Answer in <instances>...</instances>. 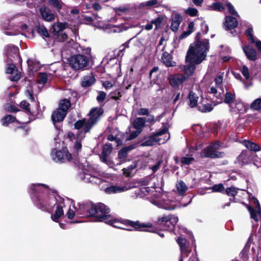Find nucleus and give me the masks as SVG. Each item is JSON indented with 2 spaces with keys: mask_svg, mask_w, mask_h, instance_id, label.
<instances>
[{
  "mask_svg": "<svg viewBox=\"0 0 261 261\" xmlns=\"http://www.w3.org/2000/svg\"><path fill=\"white\" fill-rule=\"evenodd\" d=\"M197 37L198 35L195 42L190 46L186 57L187 64L184 66L183 71L188 76L192 75L195 65L200 64L205 59L209 49L208 40H199Z\"/></svg>",
  "mask_w": 261,
  "mask_h": 261,
  "instance_id": "nucleus-1",
  "label": "nucleus"
},
{
  "mask_svg": "<svg viewBox=\"0 0 261 261\" xmlns=\"http://www.w3.org/2000/svg\"><path fill=\"white\" fill-rule=\"evenodd\" d=\"M103 113V111L101 108H93L89 113L90 116L89 119H83L75 122L74 127L77 129H82V130L76 135V140L73 146L75 150L79 151L81 149V141L85 138V133L89 132L92 127L96 124Z\"/></svg>",
  "mask_w": 261,
  "mask_h": 261,
  "instance_id": "nucleus-2",
  "label": "nucleus"
},
{
  "mask_svg": "<svg viewBox=\"0 0 261 261\" xmlns=\"http://www.w3.org/2000/svg\"><path fill=\"white\" fill-rule=\"evenodd\" d=\"M85 210L88 215L95 217L98 221H103L106 223L111 215L110 208L103 203L97 204L87 203L80 205V207Z\"/></svg>",
  "mask_w": 261,
  "mask_h": 261,
  "instance_id": "nucleus-3",
  "label": "nucleus"
},
{
  "mask_svg": "<svg viewBox=\"0 0 261 261\" xmlns=\"http://www.w3.org/2000/svg\"><path fill=\"white\" fill-rule=\"evenodd\" d=\"M83 54L73 56L69 59L70 65L75 70H84L90 66V63L93 57L91 54V49L87 47L83 50Z\"/></svg>",
  "mask_w": 261,
  "mask_h": 261,
  "instance_id": "nucleus-4",
  "label": "nucleus"
},
{
  "mask_svg": "<svg viewBox=\"0 0 261 261\" xmlns=\"http://www.w3.org/2000/svg\"><path fill=\"white\" fill-rule=\"evenodd\" d=\"M106 223H107L109 225H112L113 226L117 228L124 229L122 227V225L123 224L129 226L134 228L133 229H126L128 230H137L140 231H144L146 230V228L151 227L152 225L150 223H142L139 221H133L130 220H123L121 221V220L114 218L111 215L110 216L109 219L106 222Z\"/></svg>",
  "mask_w": 261,
  "mask_h": 261,
  "instance_id": "nucleus-5",
  "label": "nucleus"
},
{
  "mask_svg": "<svg viewBox=\"0 0 261 261\" xmlns=\"http://www.w3.org/2000/svg\"><path fill=\"white\" fill-rule=\"evenodd\" d=\"M166 194L157 193L153 194L150 202L154 205L167 210H173L177 207L176 201L167 199Z\"/></svg>",
  "mask_w": 261,
  "mask_h": 261,
  "instance_id": "nucleus-6",
  "label": "nucleus"
},
{
  "mask_svg": "<svg viewBox=\"0 0 261 261\" xmlns=\"http://www.w3.org/2000/svg\"><path fill=\"white\" fill-rule=\"evenodd\" d=\"M57 200L54 195H39L34 200L35 204L38 208L47 212L52 210V208L56 205Z\"/></svg>",
  "mask_w": 261,
  "mask_h": 261,
  "instance_id": "nucleus-7",
  "label": "nucleus"
},
{
  "mask_svg": "<svg viewBox=\"0 0 261 261\" xmlns=\"http://www.w3.org/2000/svg\"><path fill=\"white\" fill-rule=\"evenodd\" d=\"M170 138V134L168 132V129L164 128L155 134L149 136L148 139L142 143V146H152L155 143L163 144L167 142Z\"/></svg>",
  "mask_w": 261,
  "mask_h": 261,
  "instance_id": "nucleus-8",
  "label": "nucleus"
},
{
  "mask_svg": "<svg viewBox=\"0 0 261 261\" xmlns=\"http://www.w3.org/2000/svg\"><path fill=\"white\" fill-rule=\"evenodd\" d=\"M178 221L177 217L172 215L163 216L158 219L156 222L158 228L163 230H167L174 227Z\"/></svg>",
  "mask_w": 261,
  "mask_h": 261,
  "instance_id": "nucleus-9",
  "label": "nucleus"
},
{
  "mask_svg": "<svg viewBox=\"0 0 261 261\" xmlns=\"http://www.w3.org/2000/svg\"><path fill=\"white\" fill-rule=\"evenodd\" d=\"M223 73L216 75L215 78V83L216 87L212 86L210 87V92L213 94L216 97L221 98V93H223L224 89L223 87Z\"/></svg>",
  "mask_w": 261,
  "mask_h": 261,
  "instance_id": "nucleus-10",
  "label": "nucleus"
},
{
  "mask_svg": "<svg viewBox=\"0 0 261 261\" xmlns=\"http://www.w3.org/2000/svg\"><path fill=\"white\" fill-rule=\"evenodd\" d=\"M52 159L56 162H65L70 161L71 159V154L67 149L62 150H53L51 153Z\"/></svg>",
  "mask_w": 261,
  "mask_h": 261,
  "instance_id": "nucleus-11",
  "label": "nucleus"
},
{
  "mask_svg": "<svg viewBox=\"0 0 261 261\" xmlns=\"http://www.w3.org/2000/svg\"><path fill=\"white\" fill-rule=\"evenodd\" d=\"M219 147L220 144L219 142L212 143L203 150L201 155L203 157L211 158L220 157V153L217 152V150Z\"/></svg>",
  "mask_w": 261,
  "mask_h": 261,
  "instance_id": "nucleus-12",
  "label": "nucleus"
},
{
  "mask_svg": "<svg viewBox=\"0 0 261 261\" xmlns=\"http://www.w3.org/2000/svg\"><path fill=\"white\" fill-rule=\"evenodd\" d=\"M131 188L132 187L128 185H119L116 184L106 188L105 189V192L108 194H115L125 192Z\"/></svg>",
  "mask_w": 261,
  "mask_h": 261,
  "instance_id": "nucleus-13",
  "label": "nucleus"
},
{
  "mask_svg": "<svg viewBox=\"0 0 261 261\" xmlns=\"http://www.w3.org/2000/svg\"><path fill=\"white\" fill-rule=\"evenodd\" d=\"M12 61H7V67L6 68V73L10 74L11 75L9 79L12 81H17L21 76L20 72L16 68L15 65L12 63Z\"/></svg>",
  "mask_w": 261,
  "mask_h": 261,
  "instance_id": "nucleus-14",
  "label": "nucleus"
},
{
  "mask_svg": "<svg viewBox=\"0 0 261 261\" xmlns=\"http://www.w3.org/2000/svg\"><path fill=\"white\" fill-rule=\"evenodd\" d=\"M66 23H56L53 25V32L54 34L58 37V40L64 41L67 38V35L62 31L66 28Z\"/></svg>",
  "mask_w": 261,
  "mask_h": 261,
  "instance_id": "nucleus-15",
  "label": "nucleus"
},
{
  "mask_svg": "<svg viewBox=\"0 0 261 261\" xmlns=\"http://www.w3.org/2000/svg\"><path fill=\"white\" fill-rule=\"evenodd\" d=\"M83 180L86 182H91L92 184L99 185L102 182V179L99 174L97 172L93 173H85L83 177H82Z\"/></svg>",
  "mask_w": 261,
  "mask_h": 261,
  "instance_id": "nucleus-16",
  "label": "nucleus"
},
{
  "mask_svg": "<svg viewBox=\"0 0 261 261\" xmlns=\"http://www.w3.org/2000/svg\"><path fill=\"white\" fill-rule=\"evenodd\" d=\"M253 199L256 206V209H254L249 206H248L247 208L250 212L251 218L255 221H258L261 218V208L258 200L256 198H254Z\"/></svg>",
  "mask_w": 261,
  "mask_h": 261,
  "instance_id": "nucleus-17",
  "label": "nucleus"
},
{
  "mask_svg": "<svg viewBox=\"0 0 261 261\" xmlns=\"http://www.w3.org/2000/svg\"><path fill=\"white\" fill-rule=\"evenodd\" d=\"M186 79V76L182 74L170 75L168 77L169 83L173 88L178 87Z\"/></svg>",
  "mask_w": 261,
  "mask_h": 261,
  "instance_id": "nucleus-18",
  "label": "nucleus"
},
{
  "mask_svg": "<svg viewBox=\"0 0 261 261\" xmlns=\"http://www.w3.org/2000/svg\"><path fill=\"white\" fill-rule=\"evenodd\" d=\"M57 208L55 214H53L51 216L52 220L55 222H58L59 219L63 215L64 212L63 210V207L65 206L64 200L59 198L58 202L56 201Z\"/></svg>",
  "mask_w": 261,
  "mask_h": 261,
  "instance_id": "nucleus-19",
  "label": "nucleus"
},
{
  "mask_svg": "<svg viewBox=\"0 0 261 261\" xmlns=\"http://www.w3.org/2000/svg\"><path fill=\"white\" fill-rule=\"evenodd\" d=\"M6 56L8 62L13 61L17 59L19 56V48L14 45H9L7 46L6 50Z\"/></svg>",
  "mask_w": 261,
  "mask_h": 261,
  "instance_id": "nucleus-20",
  "label": "nucleus"
},
{
  "mask_svg": "<svg viewBox=\"0 0 261 261\" xmlns=\"http://www.w3.org/2000/svg\"><path fill=\"white\" fill-rule=\"evenodd\" d=\"M250 161V153L248 151L243 150L237 157L235 163L240 166H243L249 163Z\"/></svg>",
  "mask_w": 261,
  "mask_h": 261,
  "instance_id": "nucleus-21",
  "label": "nucleus"
},
{
  "mask_svg": "<svg viewBox=\"0 0 261 261\" xmlns=\"http://www.w3.org/2000/svg\"><path fill=\"white\" fill-rule=\"evenodd\" d=\"M197 109L203 113L211 112L213 109L211 102L206 98H201V101L199 102Z\"/></svg>",
  "mask_w": 261,
  "mask_h": 261,
  "instance_id": "nucleus-22",
  "label": "nucleus"
},
{
  "mask_svg": "<svg viewBox=\"0 0 261 261\" xmlns=\"http://www.w3.org/2000/svg\"><path fill=\"white\" fill-rule=\"evenodd\" d=\"M39 11L42 19L45 21H53L55 20V15L49 8L41 7Z\"/></svg>",
  "mask_w": 261,
  "mask_h": 261,
  "instance_id": "nucleus-23",
  "label": "nucleus"
},
{
  "mask_svg": "<svg viewBox=\"0 0 261 261\" xmlns=\"http://www.w3.org/2000/svg\"><path fill=\"white\" fill-rule=\"evenodd\" d=\"M19 33H21V34L27 37H30L31 36H33V31L32 29L28 28L27 24H23L21 26L20 30L18 31L17 32H5V34L8 35H16L18 34Z\"/></svg>",
  "mask_w": 261,
  "mask_h": 261,
  "instance_id": "nucleus-24",
  "label": "nucleus"
},
{
  "mask_svg": "<svg viewBox=\"0 0 261 261\" xmlns=\"http://www.w3.org/2000/svg\"><path fill=\"white\" fill-rule=\"evenodd\" d=\"M182 20V18L180 14L178 13L173 14L171 17V23L170 26L171 30L173 32L177 31Z\"/></svg>",
  "mask_w": 261,
  "mask_h": 261,
  "instance_id": "nucleus-25",
  "label": "nucleus"
},
{
  "mask_svg": "<svg viewBox=\"0 0 261 261\" xmlns=\"http://www.w3.org/2000/svg\"><path fill=\"white\" fill-rule=\"evenodd\" d=\"M162 3V0H149L140 3L138 7L141 9L150 8L153 7H158L161 5Z\"/></svg>",
  "mask_w": 261,
  "mask_h": 261,
  "instance_id": "nucleus-26",
  "label": "nucleus"
},
{
  "mask_svg": "<svg viewBox=\"0 0 261 261\" xmlns=\"http://www.w3.org/2000/svg\"><path fill=\"white\" fill-rule=\"evenodd\" d=\"M238 21L237 19L230 16L225 17V22H224V27L226 30H230L234 29L238 26Z\"/></svg>",
  "mask_w": 261,
  "mask_h": 261,
  "instance_id": "nucleus-27",
  "label": "nucleus"
},
{
  "mask_svg": "<svg viewBox=\"0 0 261 261\" xmlns=\"http://www.w3.org/2000/svg\"><path fill=\"white\" fill-rule=\"evenodd\" d=\"M81 204H79L78 205L79 208L75 207V206L73 205V208L74 210L71 209V207H70L68 212L67 213L68 218L72 219L75 215L77 216H83L85 214V210L82 208V206H81V208L80 207V205Z\"/></svg>",
  "mask_w": 261,
  "mask_h": 261,
  "instance_id": "nucleus-28",
  "label": "nucleus"
},
{
  "mask_svg": "<svg viewBox=\"0 0 261 261\" xmlns=\"http://www.w3.org/2000/svg\"><path fill=\"white\" fill-rule=\"evenodd\" d=\"M66 115V113H65V111L61 110V109L58 108L53 112L51 115V119L54 124L55 125V122L62 121Z\"/></svg>",
  "mask_w": 261,
  "mask_h": 261,
  "instance_id": "nucleus-29",
  "label": "nucleus"
},
{
  "mask_svg": "<svg viewBox=\"0 0 261 261\" xmlns=\"http://www.w3.org/2000/svg\"><path fill=\"white\" fill-rule=\"evenodd\" d=\"M112 146L111 144H106L103 146L102 153L100 155V159L101 162L109 165L110 161L107 159V156L112 151Z\"/></svg>",
  "mask_w": 261,
  "mask_h": 261,
  "instance_id": "nucleus-30",
  "label": "nucleus"
},
{
  "mask_svg": "<svg viewBox=\"0 0 261 261\" xmlns=\"http://www.w3.org/2000/svg\"><path fill=\"white\" fill-rule=\"evenodd\" d=\"M243 49L249 60L254 61L256 59V51L254 49L249 46H246L243 47Z\"/></svg>",
  "mask_w": 261,
  "mask_h": 261,
  "instance_id": "nucleus-31",
  "label": "nucleus"
},
{
  "mask_svg": "<svg viewBox=\"0 0 261 261\" xmlns=\"http://www.w3.org/2000/svg\"><path fill=\"white\" fill-rule=\"evenodd\" d=\"M198 99L199 97L196 93L192 91L190 92L188 95V106L191 108L198 107L199 104Z\"/></svg>",
  "mask_w": 261,
  "mask_h": 261,
  "instance_id": "nucleus-32",
  "label": "nucleus"
},
{
  "mask_svg": "<svg viewBox=\"0 0 261 261\" xmlns=\"http://www.w3.org/2000/svg\"><path fill=\"white\" fill-rule=\"evenodd\" d=\"M161 60L163 63L167 67H172L175 65V62L172 61L171 55L167 52L163 53Z\"/></svg>",
  "mask_w": 261,
  "mask_h": 261,
  "instance_id": "nucleus-33",
  "label": "nucleus"
},
{
  "mask_svg": "<svg viewBox=\"0 0 261 261\" xmlns=\"http://www.w3.org/2000/svg\"><path fill=\"white\" fill-rule=\"evenodd\" d=\"M133 25H128L126 24H121L119 25H112L110 28V33H120L123 31H126L130 28L133 27Z\"/></svg>",
  "mask_w": 261,
  "mask_h": 261,
  "instance_id": "nucleus-34",
  "label": "nucleus"
},
{
  "mask_svg": "<svg viewBox=\"0 0 261 261\" xmlns=\"http://www.w3.org/2000/svg\"><path fill=\"white\" fill-rule=\"evenodd\" d=\"M51 80V75L45 73H40L38 76L37 82L39 85L43 86L46 83Z\"/></svg>",
  "mask_w": 261,
  "mask_h": 261,
  "instance_id": "nucleus-35",
  "label": "nucleus"
},
{
  "mask_svg": "<svg viewBox=\"0 0 261 261\" xmlns=\"http://www.w3.org/2000/svg\"><path fill=\"white\" fill-rule=\"evenodd\" d=\"M177 243L179 245L181 250V254L182 256L185 255L187 256V241L182 238H178L176 240Z\"/></svg>",
  "mask_w": 261,
  "mask_h": 261,
  "instance_id": "nucleus-36",
  "label": "nucleus"
},
{
  "mask_svg": "<svg viewBox=\"0 0 261 261\" xmlns=\"http://www.w3.org/2000/svg\"><path fill=\"white\" fill-rule=\"evenodd\" d=\"M113 9L117 15H121L122 14H127L130 11V7L129 4H127L119 7L114 8Z\"/></svg>",
  "mask_w": 261,
  "mask_h": 261,
  "instance_id": "nucleus-37",
  "label": "nucleus"
},
{
  "mask_svg": "<svg viewBox=\"0 0 261 261\" xmlns=\"http://www.w3.org/2000/svg\"><path fill=\"white\" fill-rule=\"evenodd\" d=\"M242 144L252 151H257L260 150V147L257 144L248 140H244L242 142Z\"/></svg>",
  "mask_w": 261,
  "mask_h": 261,
  "instance_id": "nucleus-38",
  "label": "nucleus"
},
{
  "mask_svg": "<svg viewBox=\"0 0 261 261\" xmlns=\"http://www.w3.org/2000/svg\"><path fill=\"white\" fill-rule=\"evenodd\" d=\"M176 190L180 196H183L188 189L186 184L181 180L178 181L176 185Z\"/></svg>",
  "mask_w": 261,
  "mask_h": 261,
  "instance_id": "nucleus-39",
  "label": "nucleus"
},
{
  "mask_svg": "<svg viewBox=\"0 0 261 261\" xmlns=\"http://www.w3.org/2000/svg\"><path fill=\"white\" fill-rule=\"evenodd\" d=\"M145 123V119L142 117L137 118L134 121L133 126L137 130H141L144 126Z\"/></svg>",
  "mask_w": 261,
  "mask_h": 261,
  "instance_id": "nucleus-40",
  "label": "nucleus"
},
{
  "mask_svg": "<svg viewBox=\"0 0 261 261\" xmlns=\"http://www.w3.org/2000/svg\"><path fill=\"white\" fill-rule=\"evenodd\" d=\"M94 82L95 79L93 75L85 76L83 79L81 85L84 87H88L91 86Z\"/></svg>",
  "mask_w": 261,
  "mask_h": 261,
  "instance_id": "nucleus-41",
  "label": "nucleus"
},
{
  "mask_svg": "<svg viewBox=\"0 0 261 261\" xmlns=\"http://www.w3.org/2000/svg\"><path fill=\"white\" fill-rule=\"evenodd\" d=\"M234 98L235 95L234 94L229 92H227L225 94L224 102L225 103L228 104L230 107H233V105H234V102L236 101Z\"/></svg>",
  "mask_w": 261,
  "mask_h": 261,
  "instance_id": "nucleus-42",
  "label": "nucleus"
},
{
  "mask_svg": "<svg viewBox=\"0 0 261 261\" xmlns=\"http://www.w3.org/2000/svg\"><path fill=\"white\" fill-rule=\"evenodd\" d=\"M71 103L70 101L67 99H64L60 101L59 105V108L63 111H65V113L67 114V112L68 109L70 108Z\"/></svg>",
  "mask_w": 261,
  "mask_h": 261,
  "instance_id": "nucleus-43",
  "label": "nucleus"
},
{
  "mask_svg": "<svg viewBox=\"0 0 261 261\" xmlns=\"http://www.w3.org/2000/svg\"><path fill=\"white\" fill-rule=\"evenodd\" d=\"M194 31V23L192 21L188 24V29L186 31L184 32L179 36L180 39H182L189 35H190Z\"/></svg>",
  "mask_w": 261,
  "mask_h": 261,
  "instance_id": "nucleus-44",
  "label": "nucleus"
},
{
  "mask_svg": "<svg viewBox=\"0 0 261 261\" xmlns=\"http://www.w3.org/2000/svg\"><path fill=\"white\" fill-rule=\"evenodd\" d=\"M230 108L231 110L235 112H242L245 110L244 104L241 101L237 100L234 102L233 107H231Z\"/></svg>",
  "mask_w": 261,
  "mask_h": 261,
  "instance_id": "nucleus-45",
  "label": "nucleus"
},
{
  "mask_svg": "<svg viewBox=\"0 0 261 261\" xmlns=\"http://www.w3.org/2000/svg\"><path fill=\"white\" fill-rule=\"evenodd\" d=\"M208 9L221 12L224 10V7L223 5L220 2H216L208 6Z\"/></svg>",
  "mask_w": 261,
  "mask_h": 261,
  "instance_id": "nucleus-46",
  "label": "nucleus"
},
{
  "mask_svg": "<svg viewBox=\"0 0 261 261\" xmlns=\"http://www.w3.org/2000/svg\"><path fill=\"white\" fill-rule=\"evenodd\" d=\"M15 120H16V118L15 117H14L11 115H8L5 116L2 119V123L3 125L7 126L9 124L14 122Z\"/></svg>",
  "mask_w": 261,
  "mask_h": 261,
  "instance_id": "nucleus-47",
  "label": "nucleus"
},
{
  "mask_svg": "<svg viewBox=\"0 0 261 261\" xmlns=\"http://www.w3.org/2000/svg\"><path fill=\"white\" fill-rule=\"evenodd\" d=\"M129 147H128V148ZM127 155V148H124L121 149L118 153V158L120 160V163L121 164L125 161V159Z\"/></svg>",
  "mask_w": 261,
  "mask_h": 261,
  "instance_id": "nucleus-48",
  "label": "nucleus"
},
{
  "mask_svg": "<svg viewBox=\"0 0 261 261\" xmlns=\"http://www.w3.org/2000/svg\"><path fill=\"white\" fill-rule=\"evenodd\" d=\"M30 189L33 191H37L38 190H40L41 189H44L46 191H48V187L44 184H32L31 186Z\"/></svg>",
  "mask_w": 261,
  "mask_h": 261,
  "instance_id": "nucleus-49",
  "label": "nucleus"
},
{
  "mask_svg": "<svg viewBox=\"0 0 261 261\" xmlns=\"http://www.w3.org/2000/svg\"><path fill=\"white\" fill-rule=\"evenodd\" d=\"M27 62L30 70L37 71L39 67L38 63L34 62L32 59H28Z\"/></svg>",
  "mask_w": 261,
  "mask_h": 261,
  "instance_id": "nucleus-50",
  "label": "nucleus"
},
{
  "mask_svg": "<svg viewBox=\"0 0 261 261\" xmlns=\"http://www.w3.org/2000/svg\"><path fill=\"white\" fill-rule=\"evenodd\" d=\"M226 6L230 14L235 16L237 17H240V15H239L238 13L236 11L234 7L230 3H226Z\"/></svg>",
  "mask_w": 261,
  "mask_h": 261,
  "instance_id": "nucleus-51",
  "label": "nucleus"
},
{
  "mask_svg": "<svg viewBox=\"0 0 261 261\" xmlns=\"http://www.w3.org/2000/svg\"><path fill=\"white\" fill-rule=\"evenodd\" d=\"M38 33L43 37L48 38L49 37L47 30L44 27H39L37 29Z\"/></svg>",
  "mask_w": 261,
  "mask_h": 261,
  "instance_id": "nucleus-52",
  "label": "nucleus"
},
{
  "mask_svg": "<svg viewBox=\"0 0 261 261\" xmlns=\"http://www.w3.org/2000/svg\"><path fill=\"white\" fill-rule=\"evenodd\" d=\"M250 108L254 110H261V98L254 100L251 104Z\"/></svg>",
  "mask_w": 261,
  "mask_h": 261,
  "instance_id": "nucleus-53",
  "label": "nucleus"
},
{
  "mask_svg": "<svg viewBox=\"0 0 261 261\" xmlns=\"http://www.w3.org/2000/svg\"><path fill=\"white\" fill-rule=\"evenodd\" d=\"M238 189L235 187H231L226 189L225 192L228 196H234L238 193Z\"/></svg>",
  "mask_w": 261,
  "mask_h": 261,
  "instance_id": "nucleus-54",
  "label": "nucleus"
},
{
  "mask_svg": "<svg viewBox=\"0 0 261 261\" xmlns=\"http://www.w3.org/2000/svg\"><path fill=\"white\" fill-rule=\"evenodd\" d=\"M210 189L212 190L213 192H222L224 190V187L221 184L215 185Z\"/></svg>",
  "mask_w": 261,
  "mask_h": 261,
  "instance_id": "nucleus-55",
  "label": "nucleus"
},
{
  "mask_svg": "<svg viewBox=\"0 0 261 261\" xmlns=\"http://www.w3.org/2000/svg\"><path fill=\"white\" fill-rule=\"evenodd\" d=\"M163 20V18L162 17L159 16L152 20L151 21L152 24L155 25V30H157L160 27V25L162 23Z\"/></svg>",
  "mask_w": 261,
  "mask_h": 261,
  "instance_id": "nucleus-56",
  "label": "nucleus"
},
{
  "mask_svg": "<svg viewBox=\"0 0 261 261\" xmlns=\"http://www.w3.org/2000/svg\"><path fill=\"white\" fill-rule=\"evenodd\" d=\"M246 34L248 37L249 40L250 42L253 43L254 42V39L253 36V29L252 27H249L246 30Z\"/></svg>",
  "mask_w": 261,
  "mask_h": 261,
  "instance_id": "nucleus-57",
  "label": "nucleus"
},
{
  "mask_svg": "<svg viewBox=\"0 0 261 261\" xmlns=\"http://www.w3.org/2000/svg\"><path fill=\"white\" fill-rule=\"evenodd\" d=\"M20 106L21 108H23L27 112L30 113H31L30 108V104L27 101H22L20 104Z\"/></svg>",
  "mask_w": 261,
  "mask_h": 261,
  "instance_id": "nucleus-58",
  "label": "nucleus"
},
{
  "mask_svg": "<svg viewBox=\"0 0 261 261\" xmlns=\"http://www.w3.org/2000/svg\"><path fill=\"white\" fill-rule=\"evenodd\" d=\"M141 130L136 129L135 131H133L132 132H130V130H129V133L130 134V135L128 138H127V140H130L135 139L141 133Z\"/></svg>",
  "mask_w": 261,
  "mask_h": 261,
  "instance_id": "nucleus-59",
  "label": "nucleus"
},
{
  "mask_svg": "<svg viewBox=\"0 0 261 261\" xmlns=\"http://www.w3.org/2000/svg\"><path fill=\"white\" fill-rule=\"evenodd\" d=\"M242 73L246 80H248L249 79L250 76H249V69L246 66H245V65L243 66L242 68Z\"/></svg>",
  "mask_w": 261,
  "mask_h": 261,
  "instance_id": "nucleus-60",
  "label": "nucleus"
},
{
  "mask_svg": "<svg viewBox=\"0 0 261 261\" xmlns=\"http://www.w3.org/2000/svg\"><path fill=\"white\" fill-rule=\"evenodd\" d=\"M49 3L57 9H61L62 7L60 0H49Z\"/></svg>",
  "mask_w": 261,
  "mask_h": 261,
  "instance_id": "nucleus-61",
  "label": "nucleus"
},
{
  "mask_svg": "<svg viewBox=\"0 0 261 261\" xmlns=\"http://www.w3.org/2000/svg\"><path fill=\"white\" fill-rule=\"evenodd\" d=\"M135 168V165H130L129 167H128L127 168H124L123 169V174L125 175L126 176H129L130 174V171L134 169Z\"/></svg>",
  "mask_w": 261,
  "mask_h": 261,
  "instance_id": "nucleus-62",
  "label": "nucleus"
},
{
  "mask_svg": "<svg viewBox=\"0 0 261 261\" xmlns=\"http://www.w3.org/2000/svg\"><path fill=\"white\" fill-rule=\"evenodd\" d=\"M186 12L192 16H196L198 13V11L195 8H189L187 9Z\"/></svg>",
  "mask_w": 261,
  "mask_h": 261,
  "instance_id": "nucleus-63",
  "label": "nucleus"
},
{
  "mask_svg": "<svg viewBox=\"0 0 261 261\" xmlns=\"http://www.w3.org/2000/svg\"><path fill=\"white\" fill-rule=\"evenodd\" d=\"M194 160L192 157H184L181 160V162L182 164L189 165L191 164Z\"/></svg>",
  "mask_w": 261,
  "mask_h": 261,
  "instance_id": "nucleus-64",
  "label": "nucleus"
}]
</instances>
